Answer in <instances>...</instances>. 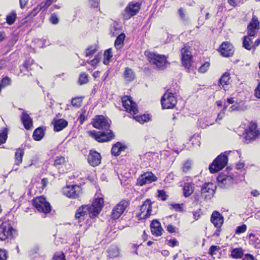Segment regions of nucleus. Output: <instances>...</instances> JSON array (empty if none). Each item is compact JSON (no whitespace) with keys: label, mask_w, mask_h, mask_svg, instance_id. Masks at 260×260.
Returning a JSON list of instances; mask_svg holds the SVG:
<instances>
[{"label":"nucleus","mask_w":260,"mask_h":260,"mask_svg":"<svg viewBox=\"0 0 260 260\" xmlns=\"http://www.w3.org/2000/svg\"><path fill=\"white\" fill-rule=\"evenodd\" d=\"M88 75L85 73H82L80 75L78 82L80 85H83L88 82Z\"/></svg>","instance_id":"58836bf2"},{"label":"nucleus","mask_w":260,"mask_h":260,"mask_svg":"<svg viewBox=\"0 0 260 260\" xmlns=\"http://www.w3.org/2000/svg\"><path fill=\"white\" fill-rule=\"evenodd\" d=\"M124 77L127 81H131L134 79L135 74L132 69L127 68L125 70Z\"/></svg>","instance_id":"2f4dec72"},{"label":"nucleus","mask_w":260,"mask_h":260,"mask_svg":"<svg viewBox=\"0 0 260 260\" xmlns=\"http://www.w3.org/2000/svg\"><path fill=\"white\" fill-rule=\"evenodd\" d=\"M124 149V148L122 146L121 144L119 142H117L113 146L111 149V153L112 155L114 156H118Z\"/></svg>","instance_id":"c85d7f7f"},{"label":"nucleus","mask_w":260,"mask_h":260,"mask_svg":"<svg viewBox=\"0 0 260 260\" xmlns=\"http://www.w3.org/2000/svg\"><path fill=\"white\" fill-rule=\"evenodd\" d=\"M50 22L53 24H57L59 22V19L55 13L52 14L49 18Z\"/></svg>","instance_id":"8fccbe9b"},{"label":"nucleus","mask_w":260,"mask_h":260,"mask_svg":"<svg viewBox=\"0 0 260 260\" xmlns=\"http://www.w3.org/2000/svg\"><path fill=\"white\" fill-rule=\"evenodd\" d=\"M260 135L259 131L257 128L255 123L251 124L246 132L245 139L250 142L251 141L255 140Z\"/></svg>","instance_id":"dca6fc26"},{"label":"nucleus","mask_w":260,"mask_h":260,"mask_svg":"<svg viewBox=\"0 0 260 260\" xmlns=\"http://www.w3.org/2000/svg\"><path fill=\"white\" fill-rule=\"evenodd\" d=\"M228 161L227 155L225 154H221L210 165L209 170L210 172L214 173L221 170L226 166Z\"/></svg>","instance_id":"39448f33"},{"label":"nucleus","mask_w":260,"mask_h":260,"mask_svg":"<svg viewBox=\"0 0 260 260\" xmlns=\"http://www.w3.org/2000/svg\"><path fill=\"white\" fill-rule=\"evenodd\" d=\"M24 154V151L21 149H17L15 154V165L19 166L22 161V157Z\"/></svg>","instance_id":"cd10ccee"},{"label":"nucleus","mask_w":260,"mask_h":260,"mask_svg":"<svg viewBox=\"0 0 260 260\" xmlns=\"http://www.w3.org/2000/svg\"><path fill=\"white\" fill-rule=\"evenodd\" d=\"M259 28V21L256 16H253L247 26L248 36H245L243 39V46L247 50H251L252 40L250 39V37H253L255 35Z\"/></svg>","instance_id":"f03ea898"},{"label":"nucleus","mask_w":260,"mask_h":260,"mask_svg":"<svg viewBox=\"0 0 260 260\" xmlns=\"http://www.w3.org/2000/svg\"><path fill=\"white\" fill-rule=\"evenodd\" d=\"M7 255L5 250L0 249V260H7Z\"/></svg>","instance_id":"4d7b16f0"},{"label":"nucleus","mask_w":260,"mask_h":260,"mask_svg":"<svg viewBox=\"0 0 260 260\" xmlns=\"http://www.w3.org/2000/svg\"><path fill=\"white\" fill-rule=\"evenodd\" d=\"M247 229V226L245 224H243L241 226H238L235 231V233L237 234H240L243 233L246 231Z\"/></svg>","instance_id":"603ef678"},{"label":"nucleus","mask_w":260,"mask_h":260,"mask_svg":"<svg viewBox=\"0 0 260 260\" xmlns=\"http://www.w3.org/2000/svg\"><path fill=\"white\" fill-rule=\"evenodd\" d=\"M44 136V132L42 128L38 127L33 133V138L36 141H40Z\"/></svg>","instance_id":"c756f323"},{"label":"nucleus","mask_w":260,"mask_h":260,"mask_svg":"<svg viewBox=\"0 0 260 260\" xmlns=\"http://www.w3.org/2000/svg\"><path fill=\"white\" fill-rule=\"evenodd\" d=\"M227 179L228 177L224 175H220L217 177V181L219 183H221L223 184H225L226 183Z\"/></svg>","instance_id":"5fc2aeb1"},{"label":"nucleus","mask_w":260,"mask_h":260,"mask_svg":"<svg viewBox=\"0 0 260 260\" xmlns=\"http://www.w3.org/2000/svg\"><path fill=\"white\" fill-rule=\"evenodd\" d=\"M192 163L190 161L187 160L185 161L183 165V171L184 172H187L191 168Z\"/></svg>","instance_id":"09e8293b"},{"label":"nucleus","mask_w":260,"mask_h":260,"mask_svg":"<svg viewBox=\"0 0 260 260\" xmlns=\"http://www.w3.org/2000/svg\"><path fill=\"white\" fill-rule=\"evenodd\" d=\"M145 55L151 63L160 69H165L169 64L166 56L164 55L150 51H145Z\"/></svg>","instance_id":"7ed1b4c3"},{"label":"nucleus","mask_w":260,"mask_h":260,"mask_svg":"<svg viewBox=\"0 0 260 260\" xmlns=\"http://www.w3.org/2000/svg\"><path fill=\"white\" fill-rule=\"evenodd\" d=\"M99 61L100 59L98 58V56H96L94 57V59L90 61V64L91 66L95 67L96 64L99 63Z\"/></svg>","instance_id":"e2e57ef3"},{"label":"nucleus","mask_w":260,"mask_h":260,"mask_svg":"<svg viewBox=\"0 0 260 260\" xmlns=\"http://www.w3.org/2000/svg\"><path fill=\"white\" fill-rule=\"evenodd\" d=\"M171 206L176 211H181L182 210V206L179 204H172Z\"/></svg>","instance_id":"13d9d810"},{"label":"nucleus","mask_w":260,"mask_h":260,"mask_svg":"<svg viewBox=\"0 0 260 260\" xmlns=\"http://www.w3.org/2000/svg\"><path fill=\"white\" fill-rule=\"evenodd\" d=\"M182 66L186 69H189L192 64V54L189 48L184 47L181 50Z\"/></svg>","instance_id":"4468645a"},{"label":"nucleus","mask_w":260,"mask_h":260,"mask_svg":"<svg viewBox=\"0 0 260 260\" xmlns=\"http://www.w3.org/2000/svg\"><path fill=\"white\" fill-rule=\"evenodd\" d=\"M53 260H66L64 253L62 252H56L53 257Z\"/></svg>","instance_id":"37998d69"},{"label":"nucleus","mask_w":260,"mask_h":260,"mask_svg":"<svg viewBox=\"0 0 260 260\" xmlns=\"http://www.w3.org/2000/svg\"><path fill=\"white\" fill-rule=\"evenodd\" d=\"M250 243L253 245L255 248H260V236L250 234L249 235Z\"/></svg>","instance_id":"bb28decb"},{"label":"nucleus","mask_w":260,"mask_h":260,"mask_svg":"<svg viewBox=\"0 0 260 260\" xmlns=\"http://www.w3.org/2000/svg\"><path fill=\"white\" fill-rule=\"evenodd\" d=\"M8 129L7 128H4L0 131V145L4 144L8 137Z\"/></svg>","instance_id":"e433bc0d"},{"label":"nucleus","mask_w":260,"mask_h":260,"mask_svg":"<svg viewBox=\"0 0 260 260\" xmlns=\"http://www.w3.org/2000/svg\"><path fill=\"white\" fill-rule=\"evenodd\" d=\"M111 121L103 115L97 116L92 123L93 126L96 128L108 130L110 127Z\"/></svg>","instance_id":"9d476101"},{"label":"nucleus","mask_w":260,"mask_h":260,"mask_svg":"<svg viewBox=\"0 0 260 260\" xmlns=\"http://www.w3.org/2000/svg\"><path fill=\"white\" fill-rule=\"evenodd\" d=\"M134 118L140 123H144L149 121L150 119L149 114H144L142 115H138L134 116Z\"/></svg>","instance_id":"4c0bfd02"},{"label":"nucleus","mask_w":260,"mask_h":260,"mask_svg":"<svg viewBox=\"0 0 260 260\" xmlns=\"http://www.w3.org/2000/svg\"><path fill=\"white\" fill-rule=\"evenodd\" d=\"M15 234V230L12 228L9 222H4L0 225V241L5 240L9 237L13 238Z\"/></svg>","instance_id":"423d86ee"},{"label":"nucleus","mask_w":260,"mask_h":260,"mask_svg":"<svg viewBox=\"0 0 260 260\" xmlns=\"http://www.w3.org/2000/svg\"><path fill=\"white\" fill-rule=\"evenodd\" d=\"M157 180V177L150 172H147L142 174L137 179V185L143 186L150 184Z\"/></svg>","instance_id":"2eb2a0df"},{"label":"nucleus","mask_w":260,"mask_h":260,"mask_svg":"<svg viewBox=\"0 0 260 260\" xmlns=\"http://www.w3.org/2000/svg\"><path fill=\"white\" fill-rule=\"evenodd\" d=\"M87 160L90 166L96 167L101 164V154L94 150H90L88 156Z\"/></svg>","instance_id":"6ab92c4d"},{"label":"nucleus","mask_w":260,"mask_h":260,"mask_svg":"<svg viewBox=\"0 0 260 260\" xmlns=\"http://www.w3.org/2000/svg\"><path fill=\"white\" fill-rule=\"evenodd\" d=\"M211 221L216 228H220L223 223V217L218 212L214 211L211 215Z\"/></svg>","instance_id":"4be33fe9"},{"label":"nucleus","mask_w":260,"mask_h":260,"mask_svg":"<svg viewBox=\"0 0 260 260\" xmlns=\"http://www.w3.org/2000/svg\"><path fill=\"white\" fill-rule=\"evenodd\" d=\"M141 9V4L138 2H131L125 8L122 15L123 18L126 20L130 19L136 15Z\"/></svg>","instance_id":"6e6552de"},{"label":"nucleus","mask_w":260,"mask_h":260,"mask_svg":"<svg viewBox=\"0 0 260 260\" xmlns=\"http://www.w3.org/2000/svg\"><path fill=\"white\" fill-rule=\"evenodd\" d=\"M167 230L169 232L173 233L175 232V227L171 224H169L167 227Z\"/></svg>","instance_id":"338daca9"},{"label":"nucleus","mask_w":260,"mask_h":260,"mask_svg":"<svg viewBox=\"0 0 260 260\" xmlns=\"http://www.w3.org/2000/svg\"><path fill=\"white\" fill-rule=\"evenodd\" d=\"M33 205L38 212L47 214L50 212L51 207L50 203L43 196L38 197L34 199Z\"/></svg>","instance_id":"20e7f679"},{"label":"nucleus","mask_w":260,"mask_h":260,"mask_svg":"<svg viewBox=\"0 0 260 260\" xmlns=\"http://www.w3.org/2000/svg\"><path fill=\"white\" fill-rule=\"evenodd\" d=\"M122 105L126 111L132 114H136L138 112L137 105L133 102L132 98L128 96H125L121 99Z\"/></svg>","instance_id":"ddd939ff"},{"label":"nucleus","mask_w":260,"mask_h":260,"mask_svg":"<svg viewBox=\"0 0 260 260\" xmlns=\"http://www.w3.org/2000/svg\"><path fill=\"white\" fill-rule=\"evenodd\" d=\"M230 78V74L228 73H225L220 77L219 80V83L221 85L224 87V85L228 84Z\"/></svg>","instance_id":"f704fd0d"},{"label":"nucleus","mask_w":260,"mask_h":260,"mask_svg":"<svg viewBox=\"0 0 260 260\" xmlns=\"http://www.w3.org/2000/svg\"><path fill=\"white\" fill-rule=\"evenodd\" d=\"M56 0H46V1L44 3H41L42 5H43V7L44 8V10L47 9L49 6H50L51 4L54 2L56 1Z\"/></svg>","instance_id":"6e6d98bb"},{"label":"nucleus","mask_w":260,"mask_h":260,"mask_svg":"<svg viewBox=\"0 0 260 260\" xmlns=\"http://www.w3.org/2000/svg\"><path fill=\"white\" fill-rule=\"evenodd\" d=\"M11 79L8 77H5L3 78L2 83H0L2 85V88L11 84Z\"/></svg>","instance_id":"c03bdc74"},{"label":"nucleus","mask_w":260,"mask_h":260,"mask_svg":"<svg viewBox=\"0 0 260 260\" xmlns=\"http://www.w3.org/2000/svg\"><path fill=\"white\" fill-rule=\"evenodd\" d=\"M67 164V159L62 156H57L56 157L54 165L59 170L60 173H63L67 170H66L64 168L66 169V166Z\"/></svg>","instance_id":"412c9836"},{"label":"nucleus","mask_w":260,"mask_h":260,"mask_svg":"<svg viewBox=\"0 0 260 260\" xmlns=\"http://www.w3.org/2000/svg\"><path fill=\"white\" fill-rule=\"evenodd\" d=\"M157 196L159 198H160L162 201H166L168 196L166 194V192L164 190H158Z\"/></svg>","instance_id":"a18cd8bd"},{"label":"nucleus","mask_w":260,"mask_h":260,"mask_svg":"<svg viewBox=\"0 0 260 260\" xmlns=\"http://www.w3.org/2000/svg\"><path fill=\"white\" fill-rule=\"evenodd\" d=\"M125 37V36L124 33H121L117 37L115 41V46L117 49H120L122 47Z\"/></svg>","instance_id":"7c9ffc66"},{"label":"nucleus","mask_w":260,"mask_h":260,"mask_svg":"<svg viewBox=\"0 0 260 260\" xmlns=\"http://www.w3.org/2000/svg\"><path fill=\"white\" fill-rule=\"evenodd\" d=\"M228 108V106L224 105L222 111L218 114L217 117L216 119V121L218 122L219 120H221L222 119L223 117L224 116V111L226 110Z\"/></svg>","instance_id":"864d4df0"},{"label":"nucleus","mask_w":260,"mask_h":260,"mask_svg":"<svg viewBox=\"0 0 260 260\" xmlns=\"http://www.w3.org/2000/svg\"><path fill=\"white\" fill-rule=\"evenodd\" d=\"M168 244L173 247L177 245L178 242L175 239H171L168 241Z\"/></svg>","instance_id":"0e129e2a"},{"label":"nucleus","mask_w":260,"mask_h":260,"mask_svg":"<svg viewBox=\"0 0 260 260\" xmlns=\"http://www.w3.org/2000/svg\"><path fill=\"white\" fill-rule=\"evenodd\" d=\"M243 255V250L241 248H237L232 250L231 256L234 258H240Z\"/></svg>","instance_id":"473e14b6"},{"label":"nucleus","mask_w":260,"mask_h":260,"mask_svg":"<svg viewBox=\"0 0 260 260\" xmlns=\"http://www.w3.org/2000/svg\"><path fill=\"white\" fill-rule=\"evenodd\" d=\"M16 18V14L15 13L13 12L7 16L6 21L9 25L13 24Z\"/></svg>","instance_id":"a19ab883"},{"label":"nucleus","mask_w":260,"mask_h":260,"mask_svg":"<svg viewBox=\"0 0 260 260\" xmlns=\"http://www.w3.org/2000/svg\"><path fill=\"white\" fill-rule=\"evenodd\" d=\"M246 260H254L255 258L253 256L250 254H247L245 255V257Z\"/></svg>","instance_id":"774afa93"},{"label":"nucleus","mask_w":260,"mask_h":260,"mask_svg":"<svg viewBox=\"0 0 260 260\" xmlns=\"http://www.w3.org/2000/svg\"><path fill=\"white\" fill-rule=\"evenodd\" d=\"M151 231L152 235L159 236L162 234V228L160 223L157 220H153L150 224Z\"/></svg>","instance_id":"b1692460"},{"label":"nucleus","mask_w":260,"mask_h":260,"mask_svg":"<svg viewBox=\"0 0 260 260\" xmlns=\"http://www.w3.org/2000/svg\"><path fill=\"white\" fill-rule=\"evenodd\" d=\"M21 120L25 128L26 129H30L32 127V119L25 111L22 112Z\"/></svg>","instance_id":"5701e85b"},{"label":"nucleus","mask_w":260,"mask_h":260,"mask_svg":"<svg viewBox=\"0 0 260 260\" xmlns=\"http://www.w3.org/2000/svg\"><path fill=\"white\" fill-rule=\"evenodd\" d=\"M89 5L92 8H96L99 5V3L96 0H89Z\"/></svg>","instance_id":"bf43d9fd"},{"label":"nucleus","mask_w":260,"mask_h":260,"mask_svg":"<svg viewBox=\"0 0 260 260\" xmlns=\"http://www.w3.org/2000/svg\"><path fill=\"white\" fill-rule=\"evenodd\" d=\"M32 60L27 59L24 62L23 66L27 71H29V67L32 64Z\"/></svg>","instance_id":"052dcab7"},{"label":"nucleus","mask_w":260,"mask_h":260,"mask_svg":"<svg viewBox=\"0 0 260 260\" xmlns=\"http://www.w3.org/2000/svg\"><path fill=\"white\" fill-rule=\"evenodd\" d=\"M210 67V63L208 61L203 63L199 69V72L201 73H205L207 71Z\"/></svg>","instance_id":"79ce46f5"},{"label":"nucleus","mask_w":260,"mask_h":260,"mask_svg":"<svg viewBox=\"0 0 260 260\" xmlns=\"http://www.w3.org/2000/svg\"><path fill=\"white\" fill-rule=\"evenodd\" d=\"M237 111H244L247 109V106L245 105L242 102L237 103Z\"/></svg>","instance_id":"3c124183"},{"label":"nucleus","mask_w":260,"mask_h":260,"mask_svg":"<svg viewBox=\"0 0 260 260\" xmlns=\"http://www.w3.org/2000/svg\"><path fill=\"white\" fill-rule=\"evenodd\" d=\"M183 189L184 196L188 197L193 191L194 184L190 183H186L184 184Z\"/></svg>","instance_id":"a878e982"},{"label":"nucleus","mask_w":260,"mask_h":260,"mask_svg":"<svg viewBox=\"0 0 260 260\" xmlns=\"http://www.w3.org/2000/svg\"><path fill=\"white\" fill-rule=\"evenodd\" d=\"M68 125L67 120L63 119H59L54 120V128L56 132H59L66 127Z\"/></svg>","instance_id":"393cba45"},{"label":"nucleus","mask_w":260,"mask_h":260,"mask_svg":"<svg viewBox=\"0 0 260 260\" xmlns=\"http://www.w3.org/2000/svg\"><path fill=\"white\" fill-rule=\"evenodd\" d=\"M104 205L103 198L95 199L91 205H82L79 207L75 213V219L78 222L84 220V217L87 214L91 218L96 217L99 215Z\"/></svg>","instance_id":"f257e3e1"},{"label":"nucleus","mask_w":260,"mask_h":260,"mask_svg":"<svg viewBox=\"0 0 260 260\" xmlns=\"http://www.w3.org/2000/svg\"><path fill=\"white\" fill-rule=\"evenodd\" d=\"M113 56L112 49H109L106 50L104 53V58L103 63L104 64L107 65L109 64L110 59Z\"/></svg>","instance_id":"c9c22d12"},{"label":"nucleus","mask_w":260,"mask_h":260,"mask_svg":"<svg viewBox=\"0 0 260 260\" xmlns=\"http://www.w3.org/2000/svg\"><path fill=\"white\" fill-rule=\"evenodd\" d=\"M82 100L80 97H76L72 99L71 100L72 105L76 108H79L81 106Z\"/></svg>","instance_id":"ea45409f"},{"label":"nucleus","mask_w":260,"mask_h":260,"mask_svg":"<svg viewBox=\"0 0 260 260\" xmlns=\"http://www.w3.org/2000/svg\"><path fill=\"white\" fill-rule=\"evenodd\" d=\"M141 215L143 218H148L151 214V202L148 199L146 200L140 207Z\"/></svg>","instance_id":"aec40b11"},{"label":"nucleus","mask_w":260,"mask_h":260,"mask_svg":"<svg viewBox=\"0 0 260 260\" xmlns=\"http://www.w3.org/2000/svg\"><path fill=\"white\" fill-rule=\"evenodd\" d=\"M63 194L69 198L76 199L82 193L81 187L77 185H67L62 188Z\"/></svg>","instance_id":"1a4fd4ad"},{"label":"nucleus","mask_w":260,"mask_h":260,"mask_svg":"<svg viewBox=\"0 0 260 260\" xmlns=\"http://www.w3.org/2000/svg\"><path fill=\"white\" fill-rule=\"evenodd\" d=\"M96 50L97 49L95 47L91 46L87 48L85 51L86 56H89L93 54Z\"/></svg>","instance_id":"49530a36"},{"label":"nucleus","mask_w":260,"mask_h":260,"mask_svg":"<svg viewBox=\"0 0 260 260\" xmlns=\"http://www.w3.org/2000/svg\"><path fill=\"white\" fill-rule=\"evenodd\" d=\"M215 186L212 183H208L204 185L201 189V194L206 199H210L215 193Z\"/></svg>","instance_id":"a211bd4d"},{"label":"nucleus","mask_w":260,"mask_h":260,"mask_svg":"<svg viewBox=\"0 0 260 260\" xmlns=\"http://www.w3.org/2000/svg\"><path fill=\"white\" fill-rule=\"evenodd\" d=\"M129 205V203L125 200H121L113 209L111 213V218L114 219L119 218L123 213Z\"/></svg>","instance_id":"f8f14e48"},{"label":"nucleus","mask_w":260,"mask_h":260,"mask_svg":"<svg viewBox=\"0 0 260 260\" xmlns=\"http://www.w3.org/2000/svg\"><path fill=\"white\" fill-rule=\"evenodd\" d=\"M42 9L44 10V8L43 7V5L40 4L31 11V14L35 16Z\"/></svg>","instance_id":"de8ad7c7"},{"label":"nucleus","mask_w":260,"mask_h":260,"mask_svg":"<svg viewBox=\"0 0 260 260\" xmlns=\"http://www.w3.org/2000/svg\"><path fill=\"white\" fill-rule=\"evenodd\" d=\"M219 249V248L216 246H212L210 247L209 249V253L211 255H213L215 254V252Z\"/></svg>","instance_id":"680f3d73"},{"label":"nucleus","mask_w":260,"mask_h":260,"mask_svg":"<svg viewBox=\"0 0 260 260\" xmlns=\"http://www.w3.org/2000/svg\"><path fill=\"white\" fill-rule=\"evenodd\" d=\"M161 103L164 109H172L175 106L177 100L173 93L168 91L162 96Z\"/></svg>","instance_id":"9b49d317"},{"label":"nucleus","mask_w":260,"mask_h":260,"mask_svg":"<svg viewBox=\"0 0 260 260\" xmlns=\"http://www.w3.org/2000/svg\"><path fill=\"white\" fill-rule=\"evenodd\" d=\"M219 52L221 55L223 57H230L234 54V47L230 43L224 42L220 46Z\"/></svg>","instance_id":"f3484780"},{"label":"nucleus","mask_w":260,"mask_h":260,"mask_svg":"<svg viewBox=\"0 0 260 260\" xmlns=\"http://www.w3.org/2000/svg\"><path fill=\"white\" fill-rule=\"evenodd\" d=\"M108 252L110 257H115L119 255V250L116 246H111L108 250Z\"/></svg>","instance_id":"72a5a7b5"},{"label":"nucleus","mask_w":260,"mask_h":260,"mask_svg":"<svg viewBox=\"0 0 260 260\" xmlns=\"http://www.w3.org/2000/svg\"><path fill=\"white\" fill-rule=\"evenodd\" d=\"M255 95L256 97L260 99V82L259 83L256 88L255 89Z\"/></svg>","instance_id":"69168bd1"},{"label":"nucleus","mask_w":260,"mask_h":260,"mask_svg":"<svg viewBox=\"0 0 260 260\" xmlns=\"http://www.w3.org/2000/svg\"><path fill=\"white\" fill-rule=\"evenodd\" d=\"M109 131V133H105L89 131L87 133L89 136L94 139L98 142H105L111 140L114 137V135L112 131L110 130Z\"/></svg>","instance_id":"0eeeda50"}]
</instances>
